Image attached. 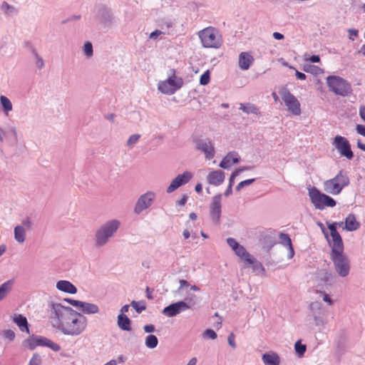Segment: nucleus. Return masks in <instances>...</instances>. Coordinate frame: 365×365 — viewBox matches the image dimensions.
Returning a JSON list of instances; mask_svg holds the SVG:
<instances>
[{"label":"nucleus","instance_id":"19","mask_svg":"<svg viewBox=\"0 0 365 365\" xmlns=\"http://www.w3.org/2000/svg\"><path fill=\"white\" fill-rule=\"evenodd\" d=\"M331 240L327 238L329 246L331 247V255L339 254L344 252V243L340 234H336L331 236Z\"/></svg>","mask_w":365,"mask_h":365},{"label":"nucleus","instance_id":"40","mask_svg":"<svg viewBox=\"0 0 365 365\" xmlns=\"http://www.w3.org/2000/svg\"><path fill=\"white\" fill-rule=\"evenodd\" d=\"M304 71L314 75H318L323 73V70L321 68L313 65H305L304 67Z\"/></svg>","mask_w":365,"mask_h":365},{"label":"nucleus","instance_id":"46","mask_svg":"<svg viewBox=\"0 0 365 365\" xmlns=\"http://www.w3.org/2000/svg\"><path fill=\"white\" fill-rule=\"evenodd\" d=\"M203 337L205 339H215L217 336L216 332L211 329H206L202 334Z\"/></svg>","mask_w":365,"mask_h":365},{"label":"nucleus","instance_id":"62","mask_svg":"<svg viewBox=\"0 0 365 365\" xmlns=\"http://www.w3.org/2000/svg\"><path fill=\"white\" fill-rule=\"evenodd\" d=\"M305 61H309L312 63H318L320 61V57L318 55H312L309 58L305 56Z\"/></svg>","mask_w":365,"mask_h":365},{"label":"nucleus","instance_id":"27","mask_svg":"<svg viewBox=\"0 0 365 365\" xmlns=\"http://www.w3.org/2000/svg\"><path fill=\"white\" fill-rule=\"evenodd\" d=\"M14 285V279H9L0 285V302L5 299L11 292Z\"/></svg>","mask_w":365,"mask_h":365},{"label":"nucleus","instance_id":"13","mask_svg":"<svg viewBox=\"0 0 365 365\" xmlns=\"http://www.w3.org/2000/svg\"><path fill=\"white\" fill-rule=\"evenodd\" d=\"M310 314L312 317L314 325L317 327L324 326L327 323L326 319L322 316V304L319 302H313L309 305Z\"/></svg>","mask_w":365,"mask_h":365},{"label":"nucleus","instance_id":"14","mask_svg":"<svg viewBox=\"0 0 365 365\" xmlns=\"http://www.w3.org/2000/svg\"><path fill=\"white\" fill-rule=\"evenodd\" d=\"M192 173L190 171H185L183 173L178 175L167 187V192L171 193L178 187L187 184L192 178Z\"/></svg>","mask_w":365,"mask_h":365},{"label":"nucleus","instance_id":"60","mask_svg":"<svg viewBox=\"0 0 365 365\" xmlns=\"http://www.w3.org/2000/svg\"><path fill=\"white\" fill-rule=\"evenodd\" d=\"M227 342H228L229 345L231 346L232 348L236 347V343L235 341V335L232 333H231L228 336Z\"/></svg>","mask_w":365,"mask_h":365},{"label":"nucleus","instance_id":"44","mask_svg":"<svg viewBox=\"0 0 365 365\" xmlns=\"http://www.w3.org/2000/svg\"><path fill=\"white\" fill-rule=\"evenodd\" d=\"M279 237L280 240V243L282 245H283L284 247H287L289 246L290 245H292V240L288 234L282 232L279 234Z\"/></svg>","mask_w":365,"mask_h":365},{"label":"nucleus","instance_id":"28","mask_svg":"<svg viewBox=\"0 0 365 365\" xmlns=\"http://www.w3.org/2000/svg\"><path fill=\"white\" fill-rule=\"evenodd\" d=\"M262 359L264 365H279L280 362L279 356L274 352L264 354Z\"/></svg>","mask_w":365,"mask_h":365},{"label":"nucleus","instance_id":"10","mask_svg":"<svg viewBox=\"0 0 365 365\" xmlns=\"http://www.w3.org/2000/svg\"><path fill=\"white\" fill-rule=\"evenodd\" d=\"M155 193L153 191H148L141 195L135 202L134 212L140 215L145 210L149 208L155 200Z\"/></svg>","mask_w":365,"mask_h":365},{"label":"nucleus","instance_id":"64","mask_svg":"<svg viewBox=\"0 0 365 365\" xmlns=\"http://www.w3.org/2000/svg\"><path fill=\"white\" fill-rule=\"evenodd\" d=\"M359 116L365 121V106H361L359 110Z\"/></svg>","mask_w":365,"mask_h":365},{"label":"nucleus","instance_id":"63","mask_svg":"<svg viewBox=\"0 0 365 365\" xmlns=\"http://www.w3.org/2000/svg\"><path fill=\"white\" fill-rule=\"evenodd\" d=\"M22 225L23 227H26V228L29 229L31 227L32 222L29 217H26L22 221Z\"/></svg>","mask_w":365,"mask_h":365},{"label":"nucleus","instance_id":"7","mask_svg":"<svg viewBox=\"0 0 365 365\" xmlns=\"http://www.w3.org/2000/svg\"><path fill=\"white\" fill-rule=\"evenodd\" d=\"M336 272L341 277H346L350 272V261L346 255L343 253L330 255Z\"/></svg>","mask_w":365,"mask_h":365},{"label":"nucleus","instance_id":"33","mask_svg":"<svg viewBox=\"0 0 365 365\" xmlns=\"http://www.w3.org/2000/svg\"><path fill=\"white\" fill-rule=\"evenodd\" d=\"M1 10L6 16H14L18 14V9L15 6L9 4L6 1H4L1 4Z\"/></svg>","mask_w":365,"mask_h":365},{"label":"nucleus","instance_id":"1","mask_svg":"<svg viewBox=\"0 0 365 365\" xmlns=\"http://www.w3.org/2000/svg\"><path fill=\"white\" fill-rule=\"evenodd\" d=\"M49 307L53 327L64 334L78 336L86 328L87 318L72 308L59 303H51Z\"/></svg>","mask_w":365,"mask_h":365},{"label":"nucleus","instance_id":"41","mask_svg":"<svg viewBox=\"0 0 365 365\" xmlns=\"http://www.w3.org/2000/svg\"><path fill=\"white\" fill-rule=\"evenodd\" d=\"M31 53L34 58H36V66L39 69H41L44 66V61L43 58L38 55L36 48H32Z\"/></svg>","mask_w":365,"mask_h":365},{"label":"nucleus","instance_id":"56","mask_svg":"<svg viewBox=\"0 0 365 365\" xmlns=\"http://www.w3.org/2000/svg\"><path fill=\"white\" fill-rule=\"evenodd\" d=\"M47 347L51 349L54 351H58L61 349L60 345L53 342L51 340H50Z\"/></svg>","mask_w":365,"mask_h":365},{"label":"nucleus","instance_id":"51","mask_svg":"<svg viewBox=\"0 0 365 365\" xmlns=\"http://www.w3.org/2000/svg\"><path fill=\"white\" fill-rule=\"evenodd\" d=\"M327 225L329 230H330V236L339 234V232L337 231L336 222L331 223L327 222Z\"/></svg>","mask_w":365,"mask_h":365},{"label":"nucleus","instance_id":"49","mask_svg":"<svg viewBox=\"0 0 365 365\" xmlns=\"http://www.w3.org/2000/svg\"><path fill=\"white\" fill-rule=\"evenodd\" d=\"M41 357L38 354H34L33 356L30 359L28 365H41Z\"/></svg>","mask_w":365,"mask_h":365},{"label":"nucleus","instance_id":"11","mask_svg":"<svg viewBox=\"0 0 365 365\" xmlns=\"http://www.w3.org/2000/svg\"><path fill=\"white\" fill-rule=\"evenodd\" d=\"M196 148L204 153L207 160H211L215 155V147L208 138H197L194 140Z\"/></svg>","mask_w":365,"mask_h":365},{"label":"nucleus","instance_id":"6","mask_svg":"<svg viewBox=\"0 0 365 365\" xmlns=\"http://www.w3.org/2000/svg\"><path fill=\"white\" fill-rule=\"evenodd\" d=\"M309 196L316 209L322 210L327 207H333L336 202L331 197L321 192L317 187L309 189Z\"/></svg>","mask_w":365,"mask_h":365},{"label":"nucleus","instance_id":"50","mask_svg":"<svg viewBox=\"0 0 365 365\" xmlns=\"http://www.w3.org/2000/svg\"><path fill=\"white\" fill-rule=\"evenodd\" d=\"M140 135L139 134L131 135L127 140V145L132 146L135 144L140 139Z\"/></svg>","mask_w":365,"mask_h":365},{"label":"nucleus","instance_id":"35","mask_svg":"<svg viewBox=\"0 0 365 365\" xmlns=\"http://www.w3.org/2000/svg\"><path fill=\"white\" fill-rule=\"evenodd\" d=\"M145 344L149 349H154L158 344V339L157 336L153 334L148 335L145 340Z\"/></svg>","mask_w":365,"mask_h":365},{"label":"nucleus","instance_id":"8","mask_svg":"<svg viewBox=\"0 0 365 365\" xmlns=\"http://www.w3.org/2000/svg\"><path fill=\"white\" fill-rule=\"evenodd\" d=\"M183 85L182 78H177L175 73L169 76L167 80L160 81L158 85V90L163 93L172 95L179 90Z\"/></svg>","mask_w":365,"mask_h":365},{"label":"nucleus","instance_id":"43","mask_svg":"<svg viewBox=\"0 0 365 365\" xmlns=\"http://www.w3.org/2000/svg\"><path fill=\"white\" fill-rule=\"evenodd\" d=\"M130 305L138 314L141 313L146 309V306L143 302H138L133 300L131 302Z\"/></svg>","mask_w":365,"mask_h":365},{"label":"nucleus","instance_id":"9","mask_svg":"<svg viewBox=\"0 0 365 365\" xmlns=\"http://www.w3.org/2000/svg\"><path fill=\"white\" fill-rule=\"evenodd\" d=\"M279 94L284 102L287 110L295 115L301 114V106L297 98L287 88H284L279 91Z\"/></svg>","mask_w":365,"mask_h":365},{"label":"nucleus","instance_id":"25","mask_svg":"<svg viewBox=\"0 0 365 365\" xmlns=\"http://www.w3.org/2000/svg\"><path fill=\"white\" fill-rule=\"evenodd\" d=\"M117 324L123 331H130L131 330V320L126 314H119L118 315Z\"/></svg>","mask_w":365,"mask_h":365},{"label":"nucleus","instance_id":"54","mask_svg":"<svg viewBox=\"0 0 365 365\" xmlns=\"http://www.w3.org/2000/svg\"><path fill=\"white\" fill-rule=\"evenodd\" d=\"M227 242L232 250H235L240 245V244L232 237H228L227 239Z\"/></svg>","mask_w":365,"mask_h":365},{"label":"nucleus","instance_id":"52","mask_svg":"<svg viewBox=\"0 0 365 365\" xmlns=\"http://www.w3.org/2000/svg\"><path fill=\"white\" fill-rule=\"evenodd\" d=\"M37 339H38V337H36V338L32 337V338L28 339L26 340L28 346L30 349L32 350V349H34L36 346H38V344H37V342H36Z\"/></svg>","mask_w":365,"mask_h":365},{"label":"nucleus","instance_id":"36","mask_svg":"<svg viewBox=\"0 0 365 365\" xmlns=\"http://www.w3.org/2000/svg\"><path fill=\"white\" fill-rule=\"evenodd\" d=\"M0 102L4 111L6 115H8V113L12 110V103L11 101L6 96H1Z\"/></svg>","mask_w":365,"mask_h":365},{"label":"nucleus","instance_id":"21","mask_svg":"<svg viewBox=\"0 0 365 365\" xmlns=\"http://www.w3.org/2000/svg\"><path fill=\"white\" fill-rule=\"evenodd\" d=\"M225 178V173L217 170L210 172L207 176V180L212 185L219 186L224 182Z\"/></svg>","mask_w":365,"mask_h":365},{"label":"nucleus","instance_id":"23","mask_svg":"<svg viewBox=\"0 0 365 365\" xmlns=\"http://www.w3.org/2000/svg\"><path fill=\"white\" fill-rule=\"evenodd\" d=\"M345 226L344 229L347 231L352 232L358 230L360 227V222L356 220L354 214H349L345 219Z\"/></svg>","mask_w":365,"mask_h":365},{"label":"nucleus","instance_id":"37","mask_svg":"<svg viewBox=\"0 0 365 365\" xmlns=\"http://www.w3.org/2000/svg\"><path fill=\"white\" fill-rule=\"evenodd\" d=\"M251 167L249 166H243L240 168L236 169L230 175L229 179V183L231 184V185H233L235 182V178L242 172L250 170H251Z\"/></svg>","mask_w":365,"mask_h":365},{"label":"nucleus","instance_id":"39","mask_svg":"<svg viewBox=\"0 0 365 365\" xmlns=\"http://www.w3.org/2000/svg\"><path fill=\"white\" fill-rule=\"evenodd\" d=\"M197 301V297L194 294H188L185 297V299L182 302H184V303L188 306V309L192 308L195 304Z\"/></svg>","mask_w":365,"mask_h":365},{"label":"nucleus","instance_id":"12","mask_svg":"<svg viewBox=\"0 0 365 365\" xmlns=\"http://www.w3.org/2000/svg\"><path fill=\"white\" fill-rule=\"evenodd\" d=\"M333 145L338 150L341 156L346 158L348 160L353 158L354 153L351 151V145L346 138L336 135L334 139Z\"/></svg>","mask_w":365,"mask_h":365},{"label":"nucleus","instance_id":"31","mask_svg":"<svg viewBox=\"0 0 365 365\" xmlns=\"http://www.w3.org/2000/svg\"><path fill=\"white\" fill-rule=\"evenodd\" d=\"M240 109L247 114H255L259 115L260 113L259 108L252 103H240Z\"/></svg>","mask_w":365,"mask_h":365},{"label":"nucleus","instance_id":"26","mask_svg":"<svg viewBox=\"0 0 365 365\" xmlns=\"http://www.w3.org/2000/svg\"><path fill=\"white\" fill-rule=\"evenodd\" d=\"M78 310L86 314H93L98 313L99 307L95 304L81 302Z\"/></svg>","mask_w":365,"mask_h":365},{"label":"nucleus","instance_id":"48","mask_svg":"<svg viewBox=\"0 0 365 365\" xmlns=\"http://www.w3.org/2000/svg\"><path fill=\"white\" fill-rule=\"evenodd\" d=\"M255 181V178L247 179V180H243V181L240 182L237 185L235 189L237 191H240L242 188H243L245 186L252 184Z\"/></svg>","mask_w":365,"mask_h":365},{"label":"nucleus","instance_id":"59","mask_svg":"<svg viewBox=\"0 0 365 365\" xmlns=\"http://www.w3.org/2000/svg\"><path fill=\"white\" fill-rule=\"evenodd\" d=\"M356 130L357 133L365 137V125H361V124L356 125Z\"/></svg>","mask_w":365,"mask_h":365},{"label":"nucleus","instance_id":"4","mask_svg":"<svg viewBox=\"0 0 365 365\" xmlns=\"http://www.w3.org/2000/svg\"><path fill=\"white\" fill-rule=\"evenodd\" d=\"M349 184V178L347 174L344 171L340 170L334 178L324 181V190L329 194L338 195Z\"/></svg>","mask_w":365,"mask_h":365},{"label":"nucleus","instance_id":"38","mask_svg":"<svg viewBox=\"0 0 365 365\" xmlns=\"http://www.w3.org/2000/svg\"><path fill=\"white\" fill-rule=\"evenodd\" d=\"M294 349L297 355L299 357H302L304 355L307 351V346L301 343V340H298L294 344Z\"/></svg>","mask_w":365,"mask_h":365},{"label":"nucleus","instance_id":"15","mask_svg":"<svg viewBox=\"0 0 365 365\" xmlns=\"http://www.w3.org/2000/svg\"><path fill=\"white\" fill-rule=\"evenodd\" d=\"M317 287L323 288L326 286H331L335 283L334 275L327 269L319 270L317 273Z\"/></svg>","mask_w":365,"mask_h":365},{"label":"nucleus","instance_id":"3","mask_svg":"<svg viewBox=\"0 0 365 365\" xmlns=\"http://www.w3.org/2000/svg\"><path fill=\"white\" fill-rule=\"evenodd\" d=\"M202 45L205 48H219L222 44V36L214 27H207L198 33Z\"/></svg>","mask_w":365,"mask_h":365},{"label":"nucleus","instance_id":"53","mask_svg":"<svg viewBox=\"0 0 365 365\" xmlns=\"http://www.w3.org/2000/svg\"><path fill=\"white\" fill-rule=\"evenodd\" d=\"M50 339L46 337L39 336L36 341L37 344L41 346H48Z\"/></svg>","mask_w":365,"mask_h":365},{"label":"nucleus","instance_id":"18","mask_svg":"<svg viewBox=\"0 0 365 365\" xmlns=\"http://www.w3.org/2000/svg\"><path fill=\"white\" fill-rule=\"evenodd\" d=\"M97 17L100 22L106 26H110L114 19L111 11L104 6L98 9Z\"/></svg>","mask_w":365,"mask_h":365},{"label":"nucleus","instance_id":"42","mask_svg":"<svg viewBox=\"0 0 365 365\" xmlns=\"http://www.w3.org/2000/svg\"><path fill=\"white\" fill-rule=\"evenodd\" d=\"M83 53L88 58L91 57L93 54V45L90 41H86L83 48Z\"/></svg>","mask_w":365,"mask_h":365},{"label":"nucleus","instance_id":"24","mask_svg":"<svg viewBox=\"0 0 365 365\" xmlns=\"http://www.w3.org/2000/svg\"><path fill=\"white\" fill-rule=\"evenodd\" d=\"M254 58L247 52H242L239 56V66L242 70H247L252 65Z\"/></svg>","mask_w":365,"mask_h":365},{"label":"nucleus","instance_id":"61","mask_svg":"<svg viewBox=\"0 0 365 365\" xmlns=\"http://www.w3.org/2000/svg\"><path fill=\"white\" fill-rule=\"evenodd\" d=\"M143 330L146 333H153L155 331V327L153 324H146L143 327Z\"/></svg>","mask_w":365,"mask_h":365},{"label":"nucleus","instance_id":"22","mask_svg":"<svg viewBox=\"0 0 365 365\" xmlns=\"http://www.w3.org/2000/svg\"><path fill=\"white\" fill-rule=\"evenodd\" d=\"M56 288L63 292L68 294H76L77 288L69 281L60 280L56 283Z\"/></svg>","mask_w":365,"mask_h":365},{"label":"nucleus","instance_id":"34","mask_svg":"<svg viewBox=\"0 0 365 365\" xmlns=\"http://www.w3.org/2000/svg\"><path fill=\"white\" fill-rule=\"evenodd\" d=\"M236 255L240 257L242 260L246 262V259H248L251 255L247 252L246 249L241 245H240L235 250H233Z\"/></svg>","mask_w":365,"mask_h":365},{"label":"nucleus","instance_id":"16","mask_svg":"<svg viewBox=\"0 0 365 365\" xmlns=\"http://www.w3.org/2000/svg\"><path fill=\"white\" fill-rule=\"evenodd\" d=\"M221 197L220 194L214 196L212 198L210 208V215L215 223H218L221 217Z\"/></svg>","mask_w":365,"mask_h":365},{"label":"nucleus","instance_id":"55","mask_svg":"<svg viewBox=\"0 0 365 365\" xmlns=\"http://www.w3.org/2000/svg\"><path fill=\"white\" fill-rule=\"evenodd\" d=\"M348 33L349 38L351 41H354L355 38L358 36V31L354 29H349Z\"/></svg>","mask_w":365,"mask_h":365},{"label":"nucleus","instance_id":"5","mask_svg":"<svg viewBox=\"0 0 365 365\" xmlns=\"http://www.w3.org/2000/svg\"><path fill=\"white\" fill-rule=\"evenodd\" d=\"M327 83L329 90L336 95L348 96L352 92L350 83L338 76H329L327 78Z\"/></svg>","mask_w":365,"mask_h":365},{"label":"nucleus","instance_id":"45","mask_svg":"<svg viewBox=\"0 0 365 365\" xmlns=\"http://www.w3.org/2000/svg\"><path fill=\"white\" fill-rule=\"evenodd\" d=\"M210 80V71L207 70L201 75L200 78V83L202 86H205L209 83Z\"/></svg>","mask_w":365,"mask_h":365},{"label":"nucleus","instance_id":"17","mask_svg":"<svg viewBox=\"0 0 365 365\" xmlns=\"http://www.w3.org/2000/svg\"><path fill=\"white\" fill-rule=\"evenodd\" d=\"M187 309L188 306H187L184 302L179 301L165 307L163 309L162 313L166 317H173L180 312H185Z\"/></svg>","mask_w":365,"mask_h":365},{"label":"nucleus","instance_id":"30","mask_svg":"<svg viewBox=\"0 0 365 365\" xmlns=\"http://www.w3.org/2000/svg\"><path fill=\"white\" fill-rule=\"evenodd\" d=\"M245 262L252 266L254 272L257 273H262L264 272V268L262 264L257 261L252 255H251L248 259H246Z\"/></svg>","mask_w":365,"mask_h":365},{"label":"nucleus","instance_id":"2","mask_svg":"<svg viewBox=\"0 0 365 365\" xmlns=\"http://www.w3.org/2000/svg\"><path fill=\"white\" fill-rule=\"evenodd\" d=\"M120 222L118 220H111L103 224L96 231L95 235L96 244L98 247H103L113 237L120 227Z\"/></svg>","mask_w":365,"mask_h":365},{"label":"nucleus","instance_id":"57","mask_svg":"<svg viewBox=\"0 0 365 365\" xmlns=\"http://www.w3.org/2000/svg\"><path fill=\"white\" fill-rule=\"evenodd\" d=\"M66 302H68L70 304L73 305V307H76L78 309V307L80 306V304H81V301L73 299H65Z\"/></svg>","mask_w":365,"mask_h":365},{"label":"nucleus","instance_id":"58","mask_svg":"<svg viewBox=\"0 0 365 365\" xmlns=\"http://www.w3.org/2000/svg\"><path fill=\"white\" fill-rule=\"evenodd\" d=\"M179 283H180V287L178 289V290L176 291V292H180L184 287H187L190 286V284L188 283V282L185 279H180Z\"/></svg>","mask_w":365,"mask_h":365},{"label":"nucleus","instance_id":"29","mask_svg":"<svg viewBox=\"0 0 365 365\" xmlns=\"http://www.w3.org/2000/svg\"><path fill=\"white\" fill-rule=\"evenodd\" d=\"M13 320L21 331H26L27 333H29L28 322L26 317L22 314H15Z\"/></svg>","mask_w":365,"mask_h":365},{"label":"nucleus","instance_id":"47","mask_svg":"<svg viewBox=\"0 0 365 365\" xmlns=\"http://www.w3.org/2000/svg\"><path fill=\"white\" fill-rule=\"evenodd\" d=\"M2 335L4 339H8L9 341H14L15 339V333L11 329L4 330L2 333Z\"/></svg>","mask_w":365,"mask_h":365},{"label":"nucleus","instance_id":"20","mask_svg":"<svg viewBox=\"0 0 365 365\" xmlns=\"http://www.w3.org/2000/svg\"><path fill=\"white\" fill-rule=\"evenodd\" d=\"M240 160V158L237 153L232 151L230 152L220 162V167L229 170L233 164L238 163Z\"/></svg>","mask_w":365,"mask_h":365},{"label":"nucleus","instance_id":"32","mask_svg":"<svg viewBox=\"0 0 365 365\" xmlns=\"http://www.w3.org/2000/svg\"><path fill=\"white\" fill-rule=\"evenodd\" d=\"M14 239L19 243H23L26 240V230L22 225H17L14 227Z\"/></svg>","mask_w":365,"mask_h":365}]
</instances>
